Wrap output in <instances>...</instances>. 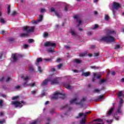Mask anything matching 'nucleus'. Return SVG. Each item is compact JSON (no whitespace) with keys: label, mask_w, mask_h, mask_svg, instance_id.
I'll return each instance as SVG.
<instances>
[{"label":"nucleus","mask_w":124,"mask_h":124,"mask_svg":"<svg viewBox=\"0 0 124 124\" xmlns=\"http://www.w3.org/2000/svg\"><path fill=\"white\" fill-rule=\"evenodd\" d=\"M35 27L34 26H32L31 28V29L28 30L29 27L28 26H25L23 28V31H26L27 33H21L20 34V37H26V36H29V32H32L34 31V29Z\"/></svg>","instance_id":"f257e3e1"},{"label":"nucleus","mask_w":124,"mask_h":124,"mask_svg":"<svg viewBox=\"0 0 124 124\" xmlns=\"http://www.w3.org/2000/svg\"><path fill=\"white\" fill-rule=\"evenodd\" d=\"M13 60L14 62H17V61H18V58H17V57L16 56V54H13Z\"/></svg>","instance_id":"f3484780"},{"label":"nucleus","mask_w":124,"mask_h":124,"mask_svg":"<svg viewBox=\"0 0 124 124\" xmlns=\"http://www.w3.org/2000/svg\"><path fill=\"white\" fill-rule=\"evenodd\" d=\"M9 42L11 44L14 43L15 42V39L14 38H10L9 39Z\"/></svg>","instance_id":"a211bd4d"},{"label":"nucleus","mask_w":124,"mask_h":124,"mask_svg":"<svg viewBox=\"0 0 124 124\" xmlns=\"http://www.w3.org/2000/svg\"><path fill=\"white\" fill-rule=\"evenodd\" d=\"M111 75H112L113 76H114V75H116V73L114 71H112L111 72Z\"/></svg>","instance_id":"338daca9"},{"label":"nucleus","mask_w":124,"mask_h":124,"mask_svg":"<svg viewBox=\"0 0 124 124\" xmlns=\"http://www.w3.org/2000/svg\"><path fill=\"white\" fill-rule=\"evenodd\" d=\"M104 97V95H99L98 96V99L96 100V101H98V100H100L101 99H103V98Z\"/></svg>","instance_id":"4be33fe9"},{"label":"nucleus","mask_w":124,"mask_h":124,"mask_svg":"<svg viewBox=\"0 0 124 124\" xmlns=\"http://www.w3.org/2000/svg\"><path fill=\"white\" fill-rule=\"evenodd\" d=\"M48 82H49V80L46 79H45L43 82L41 83V86H47L48 84Z\"/></svg>","instance_id":"f8f14e48"},{"label":"nucleus","mask_w":124,"mask_h":124,"mask_svg":"<svg viewBox=\"0 0 124 124\" xmlns=\"http://www.w3.org/2000/svg\"><path fill=\"white\" fill-rule=\"evenodd\" d=\"M43 36L44 37H47V36H49V33H48L47 32H44L43 33Z\"/></svg>","instance_id":"2f4dec72"},{"label":"nucleus","mask_w":124,"mask_h":124,"mask_svg":"<svg viewBox=\"0 0 124 124\" xmlns=\"http://www.w3.org/2000/svg\"><path fill=\"white\" fill-rule=\"evenodd\" d=\"M115 110V108H111L109 110V111L108 112L107 116H111L112 115V113H113V111Z\"/></svg>","instance_id":"ddd939ff"},{"label":"nucleus","mask_w":124,"mask_h":124,"mask_svg":"<svg viewBox=\"0 0 124 124\" xmlns=\"http://www.w3.org/2000/svg\"><path fill=\"white\" fill-rule=\"evenodd\" d=\"M74 62H76V63H81V61L80 60L75 59L74 60Z\"/></svg>","instance_id":"bb28decb"},{"label":"nucleus","mask_w":124,"mask_h":124,"mask_svg":"<svg viewBox=\"0 0 124 124\" xmlns=\"http://www.w3.org/2000/svg\"><path fill=\"white\" fill-rule=\"evenodd\" d=\"M82 76H85V77H88V76H90V73L89 72H83L81 74Z\"/></svg>","instance_id":"dca6fc26"},{"label":"nucleus","mask_w":124,"mask_h":124,"mask_svg":"<svg viewBox=\"0 0 124 124\" xmlns=\"http://www.w3.org/2000/svg\"><path fill=\"white\" fill-rule=\"evenodd\" d=\"M3 80H4V77H2V78L0 79V82H3Z\"/></svg>","instance_id":"e2e57ef3"},{"label":"nucleus","mask_w":124,"mask_h":124,"mask_svg":"<svg viewBox=\"0 0 124 124\" xmlns=\"http://www.w3.org/2000/svg\"><path fill=\"white\" fill-rule=\"evenodd\" d=\"M116 32L115 31H108V34L110 35V34H116Z\"/></svg>","instance_id":"2eb2a0df"},{"label":"nucleus","mask_w":124,"mask_h":124,"mask_svg":"<svg viewBox=\"0 0 124 124\" xmlns=\"http://www.w3.org/2000/svg\"><path fill=\"white\" fill-rule=\"evenodd\" d=\"M40 12L41 13H43V12H46V10L45 9L41 8Z\"/></svg>","instance_id":"37998d69"},{"label":"nucleus","mask_w":124,"mask_h":124,"mask_svg":"<svg viewBox=\"0 0 124 124\" xmlns=\"http://www.w3.org/2000/svg\"><path fill=\"white\" fill-rule=\"evenodd\" d=\"M64 85L67 90H70L71 89V86L69 84H64Z\"/></svg>","instance_id":"aec40b11"},{"label":"nucleus","mask_w":124,"mask_h":124,"mask_svg":"<svg viewBox=\"0 0 124 124\" xmlns=\"http://www.w3.org/2000/svg\"><path fill=\"white\" fill-rule=\"evenodd\" d=\"M73 72H75V73H78L79 72V71L77 70H73Z\"/></svg>","instance_id":"0e129e2a"},{"label":"nucleus","mask_w":124,"mask_h":124,"mask_svg":"<svg viewBox=\"0 0 124 124\" xmlns=\"http://www.w3.org/2000/svg\"><path fill=\"white\" fill-rule=\"evenodd\" d=\"M82 116H84V113H79L78 116L76 117V119H79V118H81Z\"/></svg>","instance_id":"a878e982"},{"label":"nucleus","mask_w":124,"mask_h":124,"mask_svg":"<svg viewBox=\"0 0 124 124\" xmlns=\"http://www.w3.org/2000/svg\"><path fill=\"white\" fill-rule=\"evenodd\" d=\"M105 19L106 21H108V20H109V19H110V17H109L108 16V15H105Z\"/></svg>","instance_id":"72a5a7b5"},{"label":"nucleus","mask_w":124,"mask_h":124,"mask_svg":"<svg viewBox=\"0 0 124 124\" xmlns=\"http://www.w3.org/2000/svg\"><path fill=\"white\" fill-rule=\"evenodd\" d=\"M50 114H54L55 113V110L54 109H52L50 111Z\"/></svg>","instance_id":"13d9d810"},{"label":"nucleus","mask_w":124,"mask_h":124,"mask_svg":"<svg viewBox=\"0 0 124 124\" xmlns=\"http://www.w3.org/2000/svg\"><path fill=\"white\" fill-rule=\"evenodd\" d=\"M20 88H21V86H20L19 85H17L15 87V89L16 90H18V89H20Z\"/></svg>","instance_id":"6e6d98bb"},{"label":"nucleus","mask_w":124,"mask_h":124,"mask_svg":"<svg viewBox=\"0 0 124 124\" xmlns=\"http://www.w3.org/2000/svg\"><path fill=\"white\" fill-rule=\"evenodd\" d=\"M51 85H58L60 83V78H56V77H51L49 79Z\"/></svg>","instance_id":"39448f33"},{"label":"nucleus","mask_w":124,"mask_h":124,"mask_svg":"<svg viewBox=\"0 0 124 124\" xmlns=\"http://www.w3.org/2000/svg\"><path fill=\"white\" fill-rule=\"evenodd\" d=\"M3 106V100H0V108H2Z\"/></svg>","instance_id":"c85d7f7f"},{"label":"nucleus","mask_w":124,"mask_h":124,"mask_svg":"<svg viewBox=\"0 0 124 124\" xmlns=\"http://www.w3.org/2000/svg\"><path fill=\"white\" fill-rule=\"evenodd\" d=\"M100 40L101 41H104V42L111 43L114 42V41H115V38L111 36H103L101 37Z\"/></svg>","instance_id":"f03ea898"},{"label":"nucleus","mask_w":124,"mask_h":124,"mask_svg":"<svg viewBox=\"0 0 124 124\" xmlns=\"http://www.w3.org/2000/svg\"><path fill=\"white\" fill-rule=\"evenodd\" d=\"M47 51L48 52V53H54V52H55V49H52V48H50Z\"/></svg>","instance_id":"c756f323"},{"label":"nucleus","mask_w":124,"mask_h":124,"mask_svg":"<svg viewBox=\"0 0 124 124\" xmlns=\"http://www.w3.org/2000/svg\"><path fill=\"white\" fill-rule=\"evenodd\" d=\"M93 122H98L99 123H103V120L102 119L98 118L93 120Z\"/></svg>","instance_id":"6ab92c4d"},{"label":"nucleus","mask_w":124,"mask_h":124,"mask_svg":"<svg viewBox=\"0 0 124 124\" xmlns=\"http://www.w3.org/2000/svg\"><path fill=\"white\" fill-rule=\"evenodd\" d=\"M77 99H78V98H75L71 100L70 102L71 104H72V103H75L76 105H81V106H83V105H84V102L86 101V99L85 98H83L79 102H76Z\"/></svg>","instance_id":"20e7f679"},{"label":"nucleus","mask_w":124,"mask_h":124,"mask_svg":"<svg viewBox=\"0 0 124 124\" xmlns=\"http://www.w3.org/2000/svg\"><path fill=\"white\" fill-rule=\"evenodd\" d=\"M120 99L119 105L118 106L116 112L118 114H122V107L123 106V104H124V101L122 98H120Z\"/></svg>","instance_id":"423d86ee"},{"label":"nucleus","mask_w":124,"mask_h":124,"mask_svg":"<svg viewBox=\"0 0 124 124\" xmlns=\"http://www.w3.org/2000/svg\"><path fill=\"white\" fill-rule=\"evenodd\" d=\"M95 47H96L95 46L92 45L91 46V49H94L95 48Z\"/></svg>","instance_id":"bf43d9fd"},{"label":"nucleus","mask_w":124,"mask_h":124,"mask_svg":"<svg viewBox=\"0 0 124 124\" xmlns=\"http://www.w3.org/2000/svg\"><path fill=\"white\" fill-rule=\"evenodd\" d=\"M0 22L2 23V24H5V20L2 18H0Z\"/></svg>","instance_id":"4c0bfd02"},{"label":"nucleus","mask_w":124,"mask_h":124,"mask_svg":"<svg viewBox=\"0 0 124 124\" xmlns=\"http://www.w3.org/2000/svg\"><path fill=\"white\" fill-rule=\"evenodd\" d=\"M113 122V120H110V121H108L107 120V123H108V124H111V123Z\"/></svg>","instance_id":"864d4df0"},{"label":"nucleus","mask_w":124,"mask_h":124,"mask_svg":"<svg viewBox=\"0 0 124 124\" xmlns=\"http://www.w3.org/2000/svg\"><path fill=\"white\" fill-rule=\"evenodd\" d=\"M118 97H121L123 96L124 97V94H123V91H120L118 93Z\"/></svg>","instance_id":"b1692460"},{"label":"nucleus","mask_w":124,"mask_h":124,"mask_svg":"<svg viewBox=\"0 0 124 124\" xmlns=\"http://www.w3.org/2000/svg\"><path fill=\"white\" fill-rule=\"evenodd\" d=\"M44 61H45V62H52V59H45Z\"/></svg>","instance_id":"79ce46f5"},{"label":"nucleus","mask_w":124,"mask_h":124,"mask_svg":"<svg viewBox=\"0 0 124 124\" xmlns=\"http://www.w3.org/2000/svg\"><path fill=\"white\" fill-rule=\"evenodd\" d=\"M74 19H77V23H78V25L77 26V27H79L80 26V24L82 23V21L80 20H79V18L78 17V16H74Z\"/></svg>","instance_id":"9b49d317"},{"label":"nucleus","mask_w":124,"mask_h":124,"mask_svg":"<svg viewBox=\"0 0 124 124\" xmlns=\"http://www.w3.org/2000/svg\"><path fill=\"white\" fill-rule=\"evenodd\" d=\"M5 32H6V31L4 30H2L1 31L0 34H5Z\"/></svg>","instance_id":"8fccbe9b"},{"label":"nucleus","mask_w":124,"mask_h":124,"mask_svg":"<svg viewBox=\"0 0 124 124\" xmlns=\"http://www.w3.org/2000/svg\"><path fill=\"white\" fill-rule=\"evenodd\" d=\"M29 71H31L32 72L34 71V69L33 68V67L30 66L29 67Z\"/></svg>","instance_id":"473e14b6"},{"label":"nucleus","mask_w":124,"mask_h":124,"mask_svg":"<svg viewBox=\"0 0 124 124\" xmlns=\"http://www.w3.org/2000/svg\"><path fill=\"white\" fill-rule=\"evenodd\" d=\"M50 12H54L55 15L58 18H62V15H60V14H59V13H58V12L55 10V8L54 7H51L50 8Z\"/></svg>","instance_id":"1a4fd4ad"},{"label":"nucleus","mask_w":124,"mask_h":124,"mask_svg":"<svg viewBox=\"0 0 124 124\" xmlns=\"http://www.w3.org/2000/svg\"><path fill=\"white\" fill-rule=\"evenodd\" d=\"M22 103H24V101H21V102L17 101H12L11 104L12 105H15V107H20V108L23 107V105Z\"/></svg>","instance_id":"0eeeda50"},{"label":"nucleus","mask_w":124,"mask_h":124,"mask_svg":"<svg viewBox=\"0 0 124 124\" xmlns=\"http://www.w3.org/2000/svg\"><path fill=\"white\" fill-rule=\"evenodd\" d=\"M17 98H19V96H16L12 97L13 100H15L16 99H17Z\"/></svg>","instance_id":"c03bdc74"},{"label":"nucleus","mask_w":124,"mask_h":124,"mask_svg":"<svg viewBox=\"0 0 124 124\" xmlns=\"http://www.w3.org/2000/svg\"><path fill=\"white\" fill-rule=\"evenodd\" d=\"M32 42H34V40H33V39H29L28 40V43H32Z\"/></svg>","instance_id":"c9c22d12"},{"label":"nucleus","mask_w":124,"mask_h":124,"mask_svg":"<svg viewBox=\"0 0 124 124\" xmlns=\"http://www.w3.org/2000/svg\"><path fill=\"white\" fill-rule=\"evenodd\" d=\"M93 93H100V90L98 89H95L93 90Z\"/></svg>","instance_id":"5701e85b"},{"label":"nucleus","mask_w":124,"mask_h":124,"mask_svg":"<svg viewBox=\"0 0 124 124\" xmlns=\"http://www.w3.org/2000/svg\"><path fill=\"white\" fill-rule=\"evenodd\" d=\"M98 56H99V53L97 52V53H94V57H98Z\"/></svg>","instance_id":"49530a36"},{"label":"nucleus","mask_w":124,"mask_h":124,"mask_svg":"<svg viewBox=\"0 0 124 124\" xmlns=\"http://www.w3.org/2000/svg\"><path fill=\"white\" fill-rule=\"evenodd\" d=\"M79 57L82 58H85L87 56V53H81L79 54Z\"/></svg>","instance_id":"412c9836"},{"label":"nucleus","mask_w":124,"mask_h":124,"mask_svg":"<svg viewBox=\"0 0 124 124\" xmlns=\"http://www.w3.org/2000/svg\"><path fill=\"white\" fill-rule=\"evenodd\" d=\"M64 10L65 11H67V10H68V7H67V5L65 6Z\"/></svg>","instance_id":"4d7b16f0"},{"label":"nucleus","mask_w":124,"mask_h":124,"mask_svg":"<svg viewBox=\"0 0 124 124\" xmlns=\"http://www.w3.org/2000/svg\"><path fill=\"white\" fill-rule=\"evenodd\" d=\"M118 112H117V111H116L113 115V118H116V117H119V116H118Z\"/></svg>","instance_id":"a19ab883"},{"label":"nucleus","mask_w":124,"mask_h":124,"mask_svg":"<svg viewBox=\"0 0 124 124\" xmlns=\"http://www.w3.org/2000/svg\"><path fill=\"white\" fill-rule=\"evenodd\" d=\"M43 20V16H42V15H40L39 16V18L38 19V21H39V22H42Z\"/></svg>","instance_id":"393cba45"},{"label":"nucleus","mask_w":124,"mask_h":124,"mask_svg":"<svg viewBox=\"0 0 124 124\" xmlns=\"http://www.w3.org/2000/svg\"><path fill=\"white\" fill-rule=\"evenodd\" d=\"M40 21H38V19H37V20L36 21H34L32 23L33 24H37L38 22H39Z\"/></svg>","instance_id":"603ef678"},{"label":"nucleus","mask_w":124,"mask_h":124,"mask_svg":"<svg viewBox=\"0 0 124 124\" xmlns=\"http://www.w3.org/2000/svg\"><path fill=\"white\" fill-rule=\"evenodd\" d=\"M28 47H29V45H27V44H24V49L28 48Z\"/></svg>","instance_id":"3c124183"},{"label":"nucleus","mask_w":124,"mask_h":124,"mask_svg":"<svg viewBox=\"0 0 124 124\" xmlns=\"http://www.w3.org/2000/svg\"><path fill=\"white\" fill-rule=\"evenodd\" d=\"M58 98H62V99H64V98H65V95L59 92H56L54 94L53 96L51 97V99L52 100L53 99L57 100Z\"/></svg>","instance_id":"7ed1b4c3"},{"label":"nucleus","mask_w":124,"mask_h":124,"mask_svg":"<svg viewBox=\"0 0 124 124\" xmlns=\"http://www.w3.org/2000/svg\"><path fill=\"white\" fill-rule=\"evenodd\" d=\"M86 123V119L85 118H82V120L80 121V124H85Z\"/></svg>","instance_id":"cd10ccee"},{"label":"nucleus","mask_w":124,"mask_h":124,"mask_svg":"<svg viewBox=\"0 0 124 124\" xmlns=\"http://www.w3.org/2000/svg\"><path fill=\"white\" fill-rule=\"evenodd\" d=\"M7 14L8 15H9V14H10V5H8Z\"/></svg>","instance_id":"7c9ffc66"},{"label":"nucleus","mask_w":124,"mask_h":124,"mask_svg":"<svg viewBox=\"0 0 124 124\" xmlns=\"http://www.w3.org/2000/svg\"><path fill=\"white\" fill-rule=\"evenodd\" d=\"M70 32L71 33V34H72V35L73 36H76V33H75V32H74L73 31H70Z\"/></svg>","instance_id":"f704fd0d"},{"label":"nucleus","mask_w":124,"mask_h":124,"mask_svg":"<svg viewBox=\"0 0 124 124\" xmlns=\"http://www.w3.org/2000/svg\"><path fill=\"white\" fill-rule=\"evenodd\" d=\"M38 71H39L40 73H41V72H42V70L41 69V67L38 66Z\"/></svg>","instance_id":"58836bf2"},{"label":"nucleus","mask_w":124,"mask_h":124,"mask_svg":"<svg viewBox=\"0 0 124 124\" xmlns=\"http://www.w3.org/2000/svg\"><path fill=\"white\" fill-rule=\"evenodd\" d=\"M121 83H124V78L121 79Z\"/></svg>","instance_id":"774afa93"},{"label":"nucleus","mask_w":124,"mask_h":124,"mask_svg":"<svg viewBox=\"0 0 124 124\" xmlns=\"http://www.w3.org/2000/svg\"><path fill=\"white\" fill-rule=\"evenodd\" d=\"M35 83H33V84H31V88H33V87H35Z\"/></svg>","instance_id":"680f3d73"},{"label":"nucleus","mask_w":124,"mask_h":124,"mask_svg":"<svg viewBox=\"0 0 124 124\" xmlns=\"http://www.w3.org/2000/svg\"><path fill=\"white\" fill-rule=\"evenodd\" d=\"M100 83H104L105 82V79H102L100 80Z\"/></svg>","instance_id":"052dcab7"},{"label":"nucleus","mask_w":124,"mask_h":124,"mask_svg":"<svg viewBox=\"0 0 124 124\" xmlns=\"http://www.w3.org/2000/svg\"><path fill=\"white\" fill-rule=\"evenodd\" d=\"M112 5V9H118L121 8V5L116 2H113Z\"/></svg>","instance_id":"9d476101"},{"label":"nucleus","mask_w":124,"mask_h":124,"mask_svg":"<svg viewBox=\"0 0 124 124\" xmlns=\"http://www.w3.org/2000/svg\"><path fill=\"white\" fill-rule=\"evenodd\" d=\"M5 123V119H2V121H0V124H3Z\"/></svg>","instance_id":"a18cd8bd"},{"label":"nucleus","mask_w":124,"mask_h":124,"mask_svg":"<svg viewBox=\"0 0 124 124\" xmlns=\"http://www.w3.org/2000/svg\"><path fill=\"white\" fill-rule=\"evenodd\" d=\"M16 14H17V12L13 11L12 15H16Z\"/></svg>","instance_id":"69168bd1"},{"label":"nucleus","mask_w":124,"mask_h":124,"mask_svg":"<svg viewBox=\"0 0 124 124\" xmlns=\"http://www.w3.org/2000/svg\"><path fill=\"white\" fill-rule=\"evenodd\" d=\"M37 93V90H36L31 91V93L32 94H35V93Z\"/></svg>","instance_id":"e433bc0d"},{"label":"nucleus","mask_w":124,"mask_h":124,"mask_svg":"<svg viewBox=\"0 0 124 124\" xmlns=\"http://www.w3.org/2000/svg\"><path fill=\"white\" fill-rule=\"evenodd\" d=\"M56 43H52V42H46L44 46L45 47H49L50 46H51V47H56Z\"/></svg>","instance_id":"6e6552de"},{"label":"nucleus","mask_w":124,"mask_h":124,"mask_svg":"<svg viewBox=\"0 0 124 124\" xmlns=\"http://www.w3.org/2000/svg\"><path fill=\"white\" fill-rule=\"evenodd\" d=\"M27 82L26 81L25 82H24L23 84V87H26V86H28V84H27Z\"/></svg>","instance_id":"5fc2aeb1"},{"label":"nucleus","mask_w":124,"mask_h":124,"mask_svg":"<svg viewBox=\"0 0 124 124\" xmlns=\"http://www.w3.org/2000/svg\"><path fill=\"white\" fill-rule=\"evenodd\" d=\"M42 62V58H38L36 60V62L35 63L36 65L38 66V65L39 64L38 63L41 62Z\"/></svg>","instance_id":"4468645a"},{"label":"nucleus","mask_w":124,"mask_h":124,"mask_svg":"<svg viewBox=\"0 0 124 124\" xmlns=\"http://www.w3.org/2000/svg\"><path fill=\"white\" fill-rule=\"evenodd\" d=\"M95 76H96V73H94L93 74V77L92 79V81L94 82V79H95Z\"/></svg>","instance_id":"ea45409f"},{"label":"nucleus","mask_w":124,"mask_h":124,"mask_svg":"<svg viewBox=\"0 0 124 124\" xmlns=\"http://www.w3.org/2000/svg\"><path fill=\"white\" fill-rule=\"evenodd\" d=\"M121 48V46L119 45H117L116 46V47H114V49H120Z\"/></svg>","instance_id":"09e8293b"},{"label":"nucleus","mask_w":124,"mask_h":124,"mask_svg":"<svg viewBox=\"0 0 124 124\" xmlns=\"http://www.w3.org/2000/svg\"><path fill=\"white\" fill-rule=\"evenodd\" d=\"M62 63H60V65H58V69H61V68H62Z\"/></svg>","instance_id":"de8ad7c7"}]
</instances>
